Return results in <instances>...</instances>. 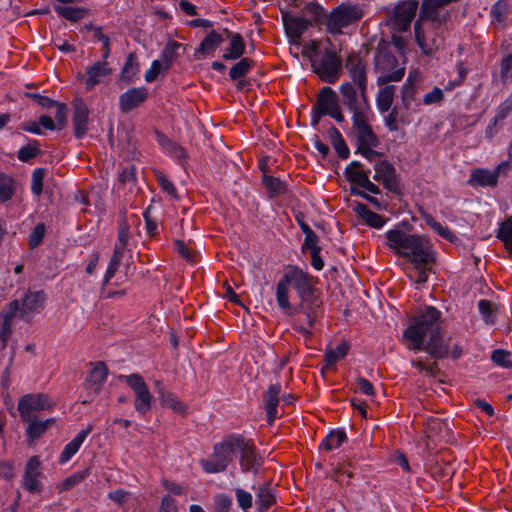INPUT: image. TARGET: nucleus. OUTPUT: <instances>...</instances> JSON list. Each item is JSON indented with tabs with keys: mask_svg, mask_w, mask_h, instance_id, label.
Segmentation results:
<instances>
[{
	"mask_svg": "<svg viewBox=\"0 0 512 512\" xmlns=\"http://www.w3.org/2000/svg\"><path fill=\"white\" fill-rule=\"evenodd\" d=\"M290 282L285 281V274L283 275L282 279L278 282L277 288H276V300L281 309L285 311V313L288 315V312H290L293 308L290 305L289 298H288V285Z\"/></svg>",
	"mask_w": 512,
	"mask_h": 512,
	"instance_id": "obj_37",
	"label": "nucleus"
},
{
	"mask_svg": "<svg viewBox=\"0 0 512 512\" xmlns=\"http://www.w3.org/2000/svg\"><path fill=\"white\" fill-rule=\"evenodd\" d=\"M444 94L442 89L434 87L430 92H427L423 97V103L425 105H437L442 102Z\"/></svg>",
	"mask_w": 512,
	"mask_h": 512,
	"instance_id": "obj_61",
	"label": "nucleus"
},
{
	"mask_svg": "<svg viewBox=\"0 0 512 512\" xmlns=\"http://www.w3.org/2000/svg\"><path fill=\"white\" fill-rule=\"evenodd\" d=\"M40 153L37 142L29 143L20 148L18 151V159L22 162H28Z\"/></svg>",
	"mask_w": 512,
	"mask_h": 512,
	"instance_id": "obj_55",
	"label": "nucleus"
},
{
	"mask_svg": "<svg viewBox=\"0 0 512 512\" xmlns=\"http://www.w3.org/2000/svg\"><path fill=\"white\" fill-rule=\"evenodd\" d=\"M222 42V36L217 32L212 31L202 40L198 48V52L206 55L213 54Z\"/></svg>",
	"mask_w": 512,
	"mask_h": 512,
	"instance_id": "obj_38",
	"label": "nucleus"
},
{
	"mask_svg": "<svg viewBox=\"0 0 512 512\" xmlns=\"http://www.w3.org/2000/svg\"><path fill=\"white\" fill-rule=\"evenodd\" d=\"M215 512H229L232 506V498L226 494L215 496Z\"/></svg>",
	"mask_w": 512,
	"mask_h": 512,
	"instance_id": "obj_62",
	"label": "nucleus"
},
{
	"mask_svg": "<svg viewBox=\"0 0 512 512\" xmlns=\"http://www.w3.org/2000/svg\"><path fill=\"white\" fill-rule=\"evenodd\" d=\"M157 392L160 395V400L163 406L171 408L177 413H183L185 410L184 404L177 398L175 394L165 390L159 381H156Z\"/></svg>",
	"mask_w": 512,
	"mask_h": 512,
	"instance_id": "obj_31",
	"label": "nucleus"
},
{
	"mask_svg": "<svg viewBox=\"0 0 512 512\" xmlns=\"http://www.w3.org/2000/svg\"><path fill=\"white\" fill-rule=\"evenodd\" d=\"M40 465L41 462L38 456L31 457L25 465L23 486L30 493H36L42 488V485L38 480L42 475Z\"/></svg>",
	"mask_w": 512,
	"mask_h": 512,
	"instance_id": "obj_17",
	"label": "nucleus"
},
{
	"mask_svg": "<svg viewBox=\"0 0 512 512\" xmlns=\"http://www.w3.org/2000/svg\"><path fill=\"white\" fill-rule=\"evenodd\" d=\"M329 138L333 147L335 148L338 156L342 159H346L349 156V148L347 147L343 137L339 133V130H329Z\"/></svg>",
	"mask_w": 512,
	"mask_h": 512,
	"instance_id": "obj_47",
	"label": "nucleus"
},
{
	"mask_svg": "<svg viewBox=\"0 0 512 512\" xmlns=\"http://www.w3.org/2000/svg\"><path fill=\"white\" fill-rule=\"evenodd\" d=\"M349 346L346 343H341L337 345L335 348L326 351L325 360L328 365H333L337 361L341 360L348 353Z\"/></svg>",
	"mask_w": 512,
	"mask_h": 512,
	"instance_id": "obj_53",
	"label": "nucleus"
},
{
	"mask_svg": "<svg viewBox=\"0 0 512 512\" xmlns=\"http://www.w3.org/2000/svg\"><path fill=\"white\" fill-rule=\"evenodd\" d=\"M107 375L108 369L106 365L103 362L96 363L95 367L89 372L86 378L87 389L94 395H97L101 391Z\"/></svg>",
	"mask_w": 512,
	"mask_h": 512,
	"instance_id": "obj_21",
	"label": "nucleus"
},
{
	"mask_svg": "<svg viewBox=\"0 0 512 512\" xmlns=\"http://www.w3.org/2000/svg\"><path fill=\"white\" fill-rule=\"evenodd\" d=\"M46 299L47 295L43 290L28 291L23 299H16L12 302H17L19 305L18 318L30 321L35 314L43 310Z\"/></svg>",
	"mask_w": 512,
	"mask_h": 512,
	"instance_id": "obj_11",
	"label": "nucleus"
},
{
	"mask_svg": "<svg viewBox=\"0 0 512 512\" xmlns=\"http://www.w3.org/2000/svg\"><path fill=\"white\" fill-rule=\"evenodd\" d=\"M374 179L382 181L386 189L393 193H400L399 180L396 169L387 160L378 161L374 165Z\"/></svg>",
	"mask_w": 512,
	"mask_h": 512,
	"instance_id": "obj_15",
	"label": "nucleus"
},
{
	"mask_svg": "<svg viewBox=\"0 0 512 512\" xmlns=\"http://www.w3.org/2000/svg\"><path fill=\"white\" fill-rule=\"evenodd\" d=\"M491 358L497 365L504 368H512V360L509 359V353L505 350L497 349L493 351Z\"/></svg>",
	"mask_w": 512,
	"mask_h": 512,
	"instance_id": "obj_60",
	"label": "nucleus"
},
{
	"mask_svg": "<svg viewBox=\"0 0 512 512\" xmlns=\"http://www.w3.org/2000/svg\"><path fill=\"white\" fill-rule=\"evenodd\" d=\"M418 3L414 0L401 1L394 9L392 25L394 30L399 32L407 31L411 21L415 17Z\"/></svg>",
	"mask_w": 512,
	"mask_h": 512,
	"instance_id": "obj_13",
	"label": "nucleus"
},
{
	"mask_svg": "<svg viewBox=\"0 0 512 512\" xmlns=\"http://www.w3.org/2000/svg\"><path fill=\"white\" fill-rule=\"evenodd\" d=\"M147 97V90L144 87L131 88L120 95V109L128 112L139 106Z\"/></svg>",
	"mask_w": 512,
	"mask_h": 512,
	"instance_id": "obj_19",
	"label": "nucleus"
},
{
	"mask_svg": "<svg viewBox=\"0 0 512 512\" xmlns=\"http://www.w3.org/2000/svg\"><path fill=\"white\" fill-rule=\"evenodd\" d=\"M281 392V385L279 383L269 386L264 395V407L267 414V421L272 425L277 417V406L279 404V395Z\"/></svg>",
	"mask_w": 512,
	"mask_h": 512,
	"instance_id": "obj_22",
	"label": "nucleus"
},
{
	"mask_svg": "<svg viewBox=\"0 0 512 512\" xmlns=\"http://www.w3.org/2000/svg\"><path fill=\"white\" fill-rule=\"evenodd\" d=\"M46 227L44 223H38L29 235L28 243L31 249L38 247L43 241Z\"/></svg>",
	"mask_w": 512,
	"mask_h": 512,
	"instance_id": "obj_56",
	"label": "nucleus"
},
{
	"mask_svg": "<svg viewBox=\"0 0 512 512\" xmlns=\"http://www.w3.org/2000/svg\"><path fill=\"white\" fill-rule=\"evenodd\" d=\"M253 61L249 58H242L239 62L234 64L229 71V76L232 80H237L244 77L251 69Z\"/></svg>",
	"mask_w": 512,
	"mask_h": 512,
	"instance_id": "obj_48",
	"label": "nucleus"
},
{
	"mask_svg": "<svg viewBox=\"0 0 512 512\" xmlns=\"http://www.w3.org/2000/svg\"><path fill=\"white\" fill-rule=\"evenodd\" d=\"M138 73V63L133 54H130L122 68L121 74L124 79L131 80Z\"/></svg>",
	"mask_w": 512,
	"mask_h": 512,
	"instance_id": "obj_57",
	"label": "nucleus"
},
{
	"mask_svg": "<svg viewBox=\"0 0 512 512\" xmlns=\"http://www.w3.org/2000/svg\"><path fill=\"white\" fill-rule=\"evenodd\" d=\"M110 73L111 69L108 67V63L105 62V60L102 62H96L87 67V78L85 81L86 88L88 90L93 89L101 81V78L108 76Z\"/></svg>",
	"mask_w": 512,
	"mask_h": 512,
	"instance_id": "obj_26",
	"label": "nucleus"
},
{
	"mask_svg": "<svg viewBox=\"0 0 512 512\" xmlns=\"http://www.w3.org/2000/svg\"><path fill=\"white\" fill-rule=\"evenodd\" d=\"M377 69L382 70L383 75L378 77V84L400 81L404 76V67H399L393 71L389 69L396 63V58L390 53H379L375 58Z\"/></svg>",
	"mask_w": 512,
	"mask_h": 512,
	"instance_id": "obj_14",
	"label": "nucleus"
},
{
	"mask_svg": "<svg viewBox=\"0 0 512 512\" xmlns=\"http://www.w3.org/2000/svg\"><path fill=\"white\" fill-rule=\"evenodd\" d=\"M14 194V180L6 174H0V201L6 202Z\"/></svg>",
	"mask_w": 512,
	"mask_h": 512,
	"instance_id": "obj_49",
	"label": "nucleus"
},
{
	"mask_svg": "<svg viewBox=\"0 0 512 512\" xmlns=\"http://www.w3.org/2000/svg\"><path fill=\"white\" fill-rule=\"evenodd\" d=\"M235 495H236L237 503L242 510L245 511L252 507V494L251 493H249L241 488H237V489H235Z\"/></svg>",
	"mask_w": 512,
	"mask_h": 512,
	"instance_id": "obj_59",
	"label": "nucleus"
},
{
	"mask_svg": "<svg viewBox=\"0 0 512 512\" xmlns=\"http://www.w3.org/2000/svg\"><path fill=\"white\" fill-rule=\"evenodd\" d=\"M257 502L261 512L268 510L270 506L274 504L275 496L268 484H265L259 488L257 493Z\"/></svg>",
	"mask_w": 512,
	"mask_h": 512,
	"instance_id": "obj_44",
	"label": "nucleus"
},
{
	"mask_svg": "<svg viewBox=\"0 0 512 512\" xmlns=\"http://www.w3.org/2000/svg\"><path fill=\"white\" fill-rule=\"evenodd\" d=\"M56 13L69 21H79L87 15V9L83 7L55 6Z\"/></svg>",
	"mask_w": 512,
	"mask_h": 512,
	"instance_id": "obj_39",
	"label": "nucleus"
},
{
	"mask_svg": "<svg viewBox=\"0 0 512 512\" xmlns=\"http://www.w3.org/2000/svg\"><path fill=\"white\" fill-rule=\"evenodd\" d=\"M395 86L387 85L381 89L376 97L377 107L380 111H388L393 103Z\"/></svg>",
	"mask_w": 512,
	"mask_h": 512,
	"instance_id": "obj_40",
	"label": "nucleus"
},
{
	"mask_svg": "<svg viewBox=\"0 0 512 512\" xmlns=\"http://www.w3.org/2000/svg\"><path fill=\"white\" fill-rule=\"evenodd\" d=\"M155 134L157 141L162 149L170 156L174 157L181 165H183L187 158L185 149L176 142L170 140L159 130H156Z\"/></svg>",
	"mask_w": 512,
	"mask_h": 512,
	"instance_id": "obj_24",
	"label": "nucleus"
},
{
	"mask_svg": "<svg viewBox=\"0 0 512 512\" xmlns=\"http://www.w3.org/2000/svg\"><path fill=\"white\" fill-rule=\"evenodd\" d=\"M73 124L75 128H82L88 124L89 109L84 101L76 98L73 103Z\"/></svg>",
	"mask_w": 512,
	"mask_h": 512,
	"instance_id": "obj_34",
	"label": "nucleus"
},
{
	"mask_svg": "<svg viewBox=\"0 0 512 512\" xmlns=\"http://www.w3.org/2000/svg\"><path fill=\"white\" fill-rule=\"evenodd\" d=\"M54 421V418L45 421H37L36 418H33L32 421H28L29 425L26 429L27 436L31 441L38 439Z\"/></svg>",
	"mask_w": 512,
	"mask_h": 512,
	"instance_id": "obj_42",
	"label": "nucleus"
},
{
	"mask_svg": "<svg viewBox=\"0 0 512 512\" xmlns=\"http://www.w3.org/2000/svg\"><path fill=\"white\" fill-rule=\"evenodd\" d=\"M19 305L17 302H10L6 308L0 312V343L1 348L7 346L8 339L12 334L13 319L18 318Z\"/></svg>",
	"mask_w": 512,
	"mask_h": 512,
	"instance_id": "obj_18",
	"label": "nucleus"
},
{
	"mask_svg": "<svg viewBox=\"0 0 512 512\" xmlns=\"http://www.w3.org/2000/svg\"><path fill=\"white\" fill-rule=\"evenodd\" d=\"M322 302L320 299L300 301L288 315L303 314L305 322L309 327H313L316 321L322 316Z\"/></svg>",
	"mask_w": 512,
	"mask_h": 512,
	"instance_id": "obj_16",
	"label": "nucleus"
},
{
	"mask_svg": "<svg viewBox=\"0 0 512 512\" xmlns=\"http://www.w3.org/2000/svg\"><path fill=\"white\" fill-rule=\"evenodd\" d=\"M512 112V95L507 98L498 108L497 113L494 117L493 125L501 124V121L505 119L508 114Z\"/></svg>",
	"mask_w": 512,
	"mask_h": 512,
	"instance_id": "obj_58",
	"label": "nucleus"
},
{
	"mask_svg": "<svg viewBox=\"0 0 512 512\" xmlns=\"http://www.w3.org/2000/svg\"><path fill=\"white\" fill-rule=\"evenodd\" d=\"M285 281L293 285L300 301L319 299L313 286V277L302 269L290 267L285 273Z\"/></svg>",
	"mask_w": 512,
	"mask_h": 512,
	"instance_id": "obj_7",
	"label": "nucleus"
},
{
	"mask_svg": "<svg viewBox=\"0 0 512 512\" xmlns=\"http://www.w3.org/2000/svg\"><path fill=\"white\" fill-rule=\"evenodd\" d=\"M156 178L163 191L167 192L172 197L177 198L174 184L163 173H158Z\"/></svg>",
	"mask_w": 512,
	"mask_h": 512,
	"instance_id": "obj_63",
	"label": "nucleus"
},
{
	"mask_svg": "<svg viewBox=\"0 0 512 512\" xmlns=\"http://www.w3.org/2000/svg\"><path fill=\"white\" fill-rule=\"evenodd\" d=\"M324 115L330 116L338 124H343L345 120L338 96L329 86L323 87L318 94L316 104L312 109L311 125H318L320 117Z\"/></svg>",
	"mask_w": 512,
	"mask_h": 512,
	"instance_id": "obj_5",
	"label": "nucleus"
},
{
	"mask_svg": "<svg viewBox=\"0 0 512 512\" xmlns=\"http://www.w3.org/2000/svg\"><path fill=\"white\" fill-rule=\"evenodd\" d=\"M312 66L314 72L327 83L336 82L340 76V60L331 50H326L319 61H313Z\"/></svg>",
	"mask_w": 512,
	"mask_h": 512,
	"instance_id": "obj_12",
	"label": "nucleus"
},
{
	"mask_svg": "<svg viewBox=\"0 0 512 512\" xmlns=\"http://www.w3.org/2000/svg\"><path fill=\"white\" fill-rule=\"evenodd\" d=\"M87 474H88V471L84 470V471L77 472V473L67 477L62 483L63 489L73 488L74 486L79 484L81 481H83L86 478Z\"/></svg>",
	"mask_w": 512,
	"mask_h": 512,
	"instance_id": "obj_64",
	"label": "nucleus"
},
{
	"mask_svg": "<svg viewBox=\"0 0 512 512\" xmlns=\"http://www.w3.org/2000/svg\"><path fill=\"white\" fill-rule=\"evenodd\" d=\"M120 379H125L135 393V410L141 415H146L151 410L152 395L143 377L138 373H133L128 376H120Z\"/></svg>",
	"mask_w": 512,
	"mask_h": 512,
	"instance_id": "obj_9",
	"label": "nucleus"
},
{
	"mask_svg": "<svg viewBox=\"0 0 512 512\" xmlns=\"http://www.w3.org/2000/svg\"><path fill=\"white\" fill-rule=\"evenodd\" d=\"M349 76L358 86L359 94L364 95L367 91V77L365 65L360 59L350 61Z\"/></svg>",
	"mask_w": 512,
	"mask_h": 512,
	"instance_id": "obj_27",
	"label": "nucleus"
},
{
	"mask_svg": "<svg viewBox=\"0 0 512 512\" xmlns=\"http://www.w3.org/2000/svg\"><path fill=\"white\" fill-rule=\"evenodd\" d=\"M239 434H230L223 441L213 447V453L207 459H201L200 465L207 473H219L226 470L233 460V455L237 456V447Z\"/></svg>",
	"mask_w": 512,
	"mask_h": 512,
	"instance_id": "obj_3",
	"label": "nucleus"
},
{
	"mask_svg": "<svg viewBox=\"0 0 512 512\" xmlns=\"http://www.w3.org/2000/svg\"><path fill=\"white\" fill-rule=\"evenodd\" d=\"M362 164L358 161L351 162L345 169V175L349 182L361 186L369 177L370 170L361 171Z\"/></svg>",
	"mask_w": 512,
	"mask_h": 512,
	"instance_id": "obj_35",
	"label": "nucleus"
},
{
	"mask_svg": "<svg viewBox=\"0 0 512 512\" xmlns=\"http://www.w3.org/2000/svg\"><path fill=\"white\" fill-rule=\"evenodd\" d=\"M364 13L357 4L341 3L326 16L324 25L332 35H340L345 28L359 22Z\"/></svg>",
	"mask_w": 512,
	"mask_h": 512,
	"instance_id": "obj_4",
	"label": "nucleus"
},
{
	"mask_svg": "<svg viewBox=\"0 0 512 512\" xmlns=\"http://www.w3.org/2000/svg\"><path fill=\"white\" fill-rule=\"evenodd\" d=\"M426 20V18H421V15H419L414 25V32L417 45L423 54L430 56L438 49L440 40L436 35L435 24L426 23Z\"/></svg>",
	"mask_w": 512,
	"mask_h": 512,
	"instance_id": "obj_8",
	"label": "nucleus"
},
{
	"mask_svg": "<svg viewBox=\"0 0 512 512\" xmlns=\"http://www.w3.org/2000/svg\"><path fill=\"white\" fill-rule=\"evenodd\" d=\"M93 427L89 425L86 429L81 430L69 443H67L60 454L59 462H68L79 450L86 437L91 433Z\"/></svg>",
	"mask_w": 512,
	"mask_h": 512,
	"instance_id": "obj_25",
	"label": "nucleus"
},
{
	"mask_svg": "<svg viewBox=\"0 0 512 512\" xmlns=\"http://www.w3.org/2000/svg\"><path fill=\"white\" fill-rule=\"evenodd\" d=\"M339 90L343 98V104L347 109L359 105L362 101H367L366 94L358 95L355 87L350 82L342 83Z\"/></svg>",
	"mask_w": 512,
	"mask_h": 512,
	"instance_id": "obj_30",
	"label": "nucleus"
},
{
	"mask_svg": "<svg viewBox=\"0 0 512 512\" xmlns=\"http://www.w3.org/2000/svg\"><path fill=\"white\" fill-rule=\"evenodd\" d=\"M509 14V4L505 0H498L491 8L492 22L503 23Z\"/></svg>",
	"mask_w": 512,
	"mask_h": 512,
	"instance_id": "obj_51",
	"label": "nucleus"
},
{
	"mask_svg": "<svg viewBox=\"0 0 512 512\" xmlns=\"http://www.w3.org/2000/svg\"><path fill=\"white\" fill-rule=\"evenodd\" d=\"M347 439L344 430H331L326 437L322 440L320 448L325 451H331L340 447V445Z\"/></svg>",
	"mask_w": 512,
	"mask_h": 512,
	"instance_id": "obj_36",
	"label": "nucleus"
},
{
	"mask_svg": "<svg viewBox=\"0 0 512 512\" xmlns=\"http://www.w3.org/2000/svg\"><path fill=\"white\" fill-rule=\"evenodd\" d=\"M479 312L486 324L496 323V306L489 300L482 299L478 302Z\"/></svg>",
	"mask_w": 512,
	"mask_h": 512,
	"instance_id": "obj_45",
	"label": "nucleus"
},
{
	"mask_svg": "<svg viewBox=\"0 0 512 512\" xmlns=\"http://www.w3.org/2000/svg\"><path fill=\"white\" fill-rule=\"evenodd\" d=\"M354 211L365 221V223L373 228L379 229L385 224V219L371 211L365 204L357 203Z\"/></svg>",
	"mask_w": 512,
	"mask_h": 512,
	"instance_id": "obj_32",
	"label": "nucleus"
},
{
	"mask_svg": "<svg viewBox=\"0 0 512 512\" xmlns=\"http://www.w3.org/2000/svg\"><path fill=\"white\" fill-rule=\"evenodd\" d=\"M184 52L185 48L181 43H178L176 41H169L163 50L161 51L160 60L163 64V69L168 70L173 62L177 59V57L180 55L179 50Z\"/></svg>",
	"mask_w": 512,
	"mask_h": 512,
	"instance_id": "obj_29",
	"label": "nucleus"
},
{
	"mask_svg": "<svg viewBox=\"0 0 512 512\" xmlns=\"http://www.w3.org/2000/svg\"><path fill=\"white\" fill-rule=\"evenodd\" d=\"M497 238L500 239L507 248L512 246V217L506 218L500 224V227L497 232Z\"/></svg>",
	"mask_w": 512,
	"mask_h": 512,
	"instance_id": "obj_52",
	"label": "nucleus"
},
{
	"mask_svg": "<svg viewBox=\"0 0 512 512\" xmlns=\"http://www.w3.org/2000/svg\"><path fill=\"white\" fill-rule=\"evenodd\" d=\"M420 215L425 223L440 237L450 242H454L457 239L447 226H444L440 222L436 221L431 214L425 212L424 210H420Z\"/></svg>",
	"mask_w": 512,
	"mask_h": 512,
	"instance_id": "obj_33",
	"label": "nucleus"
},
{
	"mask_svg": "<svg viewBox=\"0 0 512 512\" xmlns=\"http://www.w3.org/2000/svg\"><path fill=\"white\" fill-rule=\"evenodd\" d=\"M237 447V456L243 473H252L256 475L264 463L263 456L257 451L252 440L239 436Z\"/></svg>",
	"mask_w": 512,
	"mask_h": 512,
	"instance_id": "obj_6",
	"label": "nucleus"
},
{
	"mask_svg": "<svg viewBox=\"0 0 512 512\" xmlns=\"http://www.w3.org/2000/svg\"><path fill=\"white\" fill-rule=\"evenodd\" d=\"M263 184L269 192L270 197H276L284 194L287 191L285 182L273 176L263 175Z\"/></svg>",
	"mask_w": 512,
	"mask_h": 512,
	"instance_id": "obj_43",
	"label": "nucleus"
},
{
	"mask_svg": "<svg viewBox=\"0 0 512 512\" xmlns=\"http://www.w3.org/2000/svg\"><path fill=\"white\" fill-rule=\"evenodd\" d=\"M352 114L353 128H370L373 113L367 101L348 109Z\"/></svg>",
	"mask_w": 512,
	"mask_h": 512,
	"instance_id": "obj_23",
	"label": "nucleus"
},
{
	"mask_svg": "<svg viewBox=\"0 0 512 512\" xmlns=\"http://www.w3.org/2000/svg\"><path fill=\"white\" fill-rule=\"evenodd\" d=\"M387 245L396 254L407 258L412 265L426 266L436 262V252L429 240L417 234H408L400 229L386 232Z\"/></svg>",
	"mask_w": 512,
	"mask_h": 512,
	"instance_id": "obj_2",
	"label": "nucleus"
},
{
	"mask_svg": "<svg viewBox=\"0 0 512 512\" xmlns=\"http://www.w3.org/2000/svg\"><path fill=\"white\" fill-rule=\"evenodd\" d=\"M53 403L46 394H26L18 402V410L23 421H32L36 418L34 412L50 410Z\"/></svg>",
	"mask_w": 512,
	"mask_h": 512,
	"instance_id": "obj_10",
	"label": "nucleus"
},
{
	"mask_svg": "<svg viewBox=\"0 0 512 512\" xmlns=\"http://www.w3.org/2000/svg\"><path fill=\"white\" fill-rule=\"evenodd\" d=\"M503 167H508V163H501L494 172L485 169H475L471 173L469 183L479 186H496L498 182L499 171Z\"/></svg>",
	"mask_w": 512,
	"mask_h": 512,
	"instance_id": "obj_20",
	"label": "nucleus"
},
{
	"mask_svg": "<svg viewBox=\"0 0 512 512\" xmlns=\"http://www.w3.org/2000/svg\"><path fill=\"white\" fill-rule=\"evenodd\" d=\"M123 250L122 247H119L118 245H115L113 256L109 262L105 279L104 281L107 283L109 280L115 275L116 271L118 270L121 260L123 258Z\"/></svg>",
	"mask_w": 512,
	"mask_h": 512,
	"instance_id": "obj_50",
	"label": "nucleus"
},
{
	"mask_svg": "<svg viewBox=\"0 0 512 512\" xmlns=\"http://www.w3.org/2000/svg\"><path fill=\"white\" fill-rule=\"evenodd\" d=\"M44 175H45L44 168H36L32 173L31 191L36 196H39L43 191Z\"/></svg>",
	"mask_w": 512,
	"mask_h": 512,
	"instance_id": "obj_54",
	"label": "nucleus"
},
{
	"mask_svg": "<svg viewBox=\"0 0 512 512\" xmlns=\"http://www.w3.org/2000/svg\"><path fill=\"white\" fill-rule=\"evenodd\" d=\"M441 312L433 306L420 311L404 331L409 349L424 350L433 359H443L449 354V339L441 335Z\"/></svg>",
	"mask_w": 512,
	"mask_h": 512,
	"instance_id": "obj_1",
	"label": "nucleus"
},
{
	"mask_svg": "<svg viewBox=\"0 0 512 512\" xmlns=\"http://www.w3.org/2000/svg\"><path fill=\"white\" fill-rule=\"evenodd\" d=\"M357 150L367 147H376L379 143L377 136L373 130H356L354 135Z\"/></svg>",
	"mask_w": 512,
	"mask_h": 512,
	"instance_id": "obj_41",
	"label": "nucleus"
},
{
	"mask_svg": "<svg viewBox=\"0 0 512 512\" xmlns=\"http://www.w3.org/2000/svg\"><path fill=\"white\" fill-rule=\"evenodd\" d=\"M227 37L230 39V45L225 50L223 58L225 60H235L240 58L245 52V44L240 34L230 33L226 31Z\"/></svg>",
	"mask_w": 512,
	"mask_h": 512,
	"instance_id": "obj_28",
	"label": "nucleus"
},
{
	"mask_svg": "<svg viewBox=\"0 0 512 512\" xmlns=\"http://www.w3.org/2000/svg\"><path fill=\"white\" fill-rule=\"evenodd\" d=\"M310 21L304 19L302 17L292 18L289 22H287V30L288 33L295 38L301 37V35L308 29L310 26Z\"/></svg>",
	"mask_w": 512,
	"mask_h": 512,
	"instance_id": "obj_46",
	"label": "nucleus"
}]
</instances>
